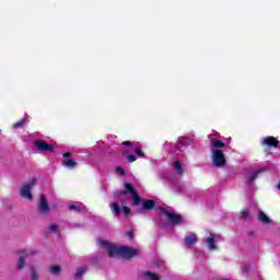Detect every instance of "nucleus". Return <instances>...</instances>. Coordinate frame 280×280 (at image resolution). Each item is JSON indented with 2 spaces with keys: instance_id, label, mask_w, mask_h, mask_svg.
Returning <instances> with one entry per match:
<instances>
[{
  "instance_id": "f257e3e1",
  "label": "nucleus",
  "mask_w": 280,
  "mask_h": 280,
  "mask_svg": "<svg viewBox=\"0 0 280 280\" xmlns=\"http://www.w3.org/2000/svg\"><path fill=\"white\" fill-rule=\"evenodd\" d=\"M124 187V190H116L113 192V195L115 196V198H117V200L122 202L121 196H128V194H130L133 207H139V205H142V209H140L138 213H145V211H152V209L156 207V201L152 199H141V197H139V192L137 191V189H135V186H132V184L125 183Z\"/></svg>"
},
{
  "instance_id": "f03ea898",
  "label": "nucleus",
  "mask_w": 280,
  "mask_h": 280,
  "mask_svg": "<svg viewBox=\"0 0 280 280\" xmlns=\"http://www.w3.org/2000/svg\"><path fill=\"white\" fill-rule=\"evenodd\" d=\"M102 246L107 250L108 257H122V259H132L139 255V249H135L128 246L117 247L107 241H102Z\"/></svg>"
},
{
  "instance_id": "7ed1b4c3",
  "label": "nucleus",
  "mask_w": 280,
  "mask_h": 280,
  "mask_svg": "<svg viewBox=\"0 0 280 280\" xmlns=\"http://www.w3.org/2000/svg\"><path fill=\"white\" fill-rule=\"evenodd\" d=\"M214 167H224L226 165V156L224 151L220 149H212L211 155Z\"/></svg>"
},
{
  "instance_id": "20e7f679",
  "label": "nucleus",
  "mask_w": 280,
  "mask_h": 280,
  "mask_svg": "<svg viewBox=\"0 0 280 280\" xmlns=\"http://www.w3.org/2000/svg\"><path fill=\"white\" fill-rule=\"evenodd\" d=\"M51 209L49 208V201L45 195H39V201L37 202V212L40 215H49Z\"/></svg>"
},
{
  "instance_id": "39448f33",
  "label": "nucleus",
  "mask_w": 280,
  "mask_h": 280,
  "mask_svg": "<svg viewBox=\"0 0 280 280\" xmlns=\"http://www.w3.org/2000/svg\"><path fill=\"white\" fill-rule=\"evenodd\" d=\"M161 212L163 215L167 217V220L171 221L172 224H183L184 222L183 215L170 212L165 208H162Z\"/></svg>"
},
{
  "instance_id": "423d86ee",
  "label": "nucleus",
  "mask_w": 280,
  "mask_h": 280,
  "mask_svg": "<svg viewBox=\"0 0 280 280\" xmlns=\"http://www.w3.org/2000/svg\"><path fill=\"white\" fill-rule=\"evenodd\" d=\"M34 145L39 152H56V148H54V144L47 143L44 140H36L34 142Z\"/></svg>"
},
{
  "instance_id": "0eeeda50",
  "label": "nucleus",
  "mask_w": 280,
  "mask_h": 280,
  "mask_svg": "<svg viewBox=\"0 0 280 280\" xmlns=\"http://www.w3.org/2000/svg\"><path fill=\"white\" fill-rule=\"evenodd\" d=\"M37 183L36 178H32L27 185L23 186L21 189L22 198H26L27 200H32V187H34Z\"/></svg>"
},
{
  "instance_id": "6e6552de",
  "label": "nucleus",
  "mask_w": 280,
  "mask_h": 280,
  "mask_svg": "<svg viewBox=\"0 0 280 280\" xmlns=\"http://www.w3.org/2000/svg\"><path fill=\"white\" fill-rule=\"evenodd\" d=\"M20 253H23L24 255L20 256L18 264H16V268H18V270H23L25 268V259H27V257H32V256L36 255V250L28 249V250H23Z\"/></svg>"
},
{
  "instance_id": "1a4fd4ad",
  "label": "nucleus",
  "mask_w": 280,
  "mask_h": 280,
  "mask_svg": "<svg viewBox=\"0 0 280 280\" xmlns=\"http://www.w3.org/2000/svg\"><path fill=\"white\" fill-rule=\"evenodd\" d=\"M262 145H267L268 148H279V140L273 136H268L262 139Z\"/></svg>"
},
{
  "instance_id": "9d476101",
  "label": "nucleus",
  "mask_w": 280,
  "mask_h": 280,
  "mask_svg": "<svg viewBox=\"0 0 280 280\" xmlns=\"http://www.w3.org/2000/svg\"><path fill=\"white\" fill-rule=\"evenodd\" d=\"M208 245L209 250H218V246L215 245V234L210 233L209 237L205 240Z\"/></svg>"
},
{
  "instance_id": "9b49d317",
  "label": "nucleus",
  "mask_w": 280,
  "mask_h": 280,
  "mask_svg": "<svg viewBox=\"0 0 280 280\" xmlns=\"http://www.w3.org/2000/svg\"><path fill=\"white\" fill-rule=\"evenodd\" d=\"M184 242L187 246H194L198 242V236L195 233H189L184 237Z\"/></svg>"
},
{
  "instance_id": "f8f14e48",
  "label": "nucleus",
  "mask_w": 280,
  "mask_h": 280,
  "mask_svg": "<svg viewBox=\"0 0 280 280\" xmlns=\"http://www.w3.org/2000/svg\"><path fill=\"white\" fill-rule=\"evenodd\" d=\"M109 208H110L112 212L114 213V215H120L121 214V207H119V203L112 202L109 205Z\"/></svg>"
},
{
  "instance_id": "ddd939ff",
  "label": "nucleus",
  "mask_w": 280,
  "mask_h": 280,
  "mask_svg": "<svg viewBox=\"0 0 280 280\" xmlns=\"http://www.w3.org/2000/svg\"><path fill=\"white\" fill-rule=\"evenodd\" d=\"M173 167L179 175H183L185 172V171H183V163H180V161H178V160L173 163Z\"/></svg>"
},
{
  "instance_id": "4468645a",
  "label": "nucleus",
  "mask_w": 280,
  "mask_h": 280,
  "mask_svg": "<svg viewBox=\"0 0 280 280\" xmlns=\"http://www.w3.org/2000/svg\"><path fill=\"white\" fill-rule=\"evenodd\" d=\"M225 143L222 140L212 139V148L215 150H220V148H225Z\"/></svg>"
},
{
  "instance_id": "2eb2a0df",
  "label": "nucleus",
  "mask_w": 280,
  "mask_h": 280,
  "mask_svg": "<svg viewBox=\"0 0 280 280\" xmlns=\"http://www.w3.org/2000/svg\"><path fill=\"white\" fill-rule=\"evenodd\" d=\"M258 220L260 222H262L264 224H270V218H268L267 214L264 211L259 212Z\"/></svg>"
},
{
  "instance_id": "dca6fc26",
  "label": "nucleus",
  "mask_w": 280,
  "mask_h": 280,
  "mask_svg": "<svg viewBox=\"0 0 280 280\" xmlns=\"http://www.w3.org/2000/svg\"><path fill=\"white\" fill-rule=\"evenodd\" d=\"M144 277H147V279H149V280H160L161 279V277H159V275H156L152 271L144 272Z\"/></svg>"
},
{
  "instance_id": "f3484780",
  "label": "nucleus",
  "mask_w": 280,
  "mask_h": 280,
  "mask_svg": "<svg viewBox=\"0 0 280 280\" xmlns=\"http://www.w3.org/2000/svg\"><path fill=\"white\" fill-rule=\"evenodd\" d=\"M75 165H78V163L73 159H68L63 162L65 167H75Z\"/></svg>"
},
{
  "instance_id": "a211bd4d",
  "label": "nucleus",
  "mask_w": 280,
  "mask_h": 280,
  "mask_svg": "<svg viewBox=\"0 0 280 280\" xmlns=\"http://www.w3.org/2000/svg\"><path fill=\"white\" fill-rule=\"evenodd\" d=\"M259 174H261V171H256V172L252 173L247 177L248 183H253L254 180H257V176H259Z\"/></svg>"
},
{
  "instance_id": "6ab92c4d",
  "label": "nucleus",
  "mask_w": 280,
  "mask_h": 280,
  "mask_svg": "<svg viewBox=\"0 0 280 280\" xmlns=\"http://www.w3.org/2000/svg\"><path fill=\"white\" fill-rule=\"evenodd\" d=\"M84 272H86V267L79 268L74 275V278L80 279L84 275Z\"/></svg>"
},
{
  "instance_id": "aec40b11",
  "label": "nucleus",
  "mask_w": 280,
  "mask_h": 280,
  "mask_svg": "<svg viewBox=\"0 0 280 280\" xmlns=\"http://www.w3.org/2000/svg\"><path fill=\"white\" fill-rule=\"evenodd\" d=\"M60 271H61V268H60L59 265H54V266L50 268L51 275H60Z\"/></svg>"
},
{
  "instance_id": "412c9836",
  "label": "nucleus",
  "mask_w": 280,
  "mask_h": 280,
  "mask_svg": "<svg viewBox=\"0 0 280 280\" xmlns=\"http://www.w3.org/2000/svg\"><path fill=\"white\" fill-rule=\"evenodd\" d=\"M25 124H27V120L21 119L20 121L14 122L13 128H23Z\"/></svg>"
},
{
  "instance_id": "4be33fe9",
  "label": "nucleus",
  "mask_w": 280,
  "mask_h": 280,
  "mask_svg": "<svg viewBox=\"0 0 280 280\" xmlns=\"http://www.w3.org/2000/svg\"><path fill=\"white\" fill-rule=\"evenodd\" d=\"M31 279L38 280V273L36 272V269H34V267L31 268Z\"/></svg>"
},
{
  "instance_id": "5701e85b",
  "label": "nucleus",
  "mask_w": 280,
  "mask_h": 280,
  "mask_svg": "<svg viewBox=\"0 0 280 280\" xmlns=\"http://www.w3.org/2000/svg\"><path fill=\"white\" fill-rule=\"evenodd\" d=\"M122 213L125 218H128V215H130V209L128 208V206H122Z\"/></svg>"
},
{
  "instance_id": "b1692460",
  "label": "nucleus",
  "mask_w": 280,
  "mask_h": 280,
  "mask_svg": "<svg viewBox=\"0 0 280 280\" xmlns=\"http://www.w3.org/2000/svg\"><path fill=\"white\" fill-rule=\"evenodd\" d=\"M127 161L129 163H135V161H137V156H135L133 154H128L127 155Z\"/></svg>"
},
{
  "instance_id": "393cba45",
  "label": "nucleus",
  "mask_w": 280,
  "mask_h": 280,
  "mask_svg": "<svg viewBox=\"0 0 280 280\" xmlns=\"http://www.w3.org/2000/svg\"><path fill=\"white\" fill-rule=\"evenodd\" d=\"M116 172H117V174H121V176L126 175V172L124 171V168L121 166H117Z\"/></svg>"
},
{
  "instance_id": "a878e982",
  "label": "nucleus",
  "mask_w": 280,
  "mask_h": 280,
  "mask_svg": "<svg viewBox=\"0 0 280 280\" xmlns=\"http://www.w3.org/2000/svg\"><path fill=\"white\" fill-rule=\"evenodd\" d=\"M68 208L70 210H74V211H82V209L80 207L75 206V205H69Z\"/></svg>"
},
{
  "instance_id": "bb28decb",
  "label": "nucleus",
  "mask_w": 280,
  "mask_h": 280,
  "mask_svg": "<svg viewBox=\"0 0 280 280\" xmlns=\"http://www.w3.org/2000/svg\"><path fill=\"white\" fill-rule=\"evenodd\" d=\"M58 225H56V224H51L50 226H49V231H51L52 233H58Z\"/></svg>"
},
{
  "instance_id": "cd10ccee",
  "label": "nucleus",
  "mask_w": 280,
  "mask_h": 280,
  "mask_svg": "<svg viewBox=\"0 0 280 280\" xmlns=\"http://www.w3.org/2000/svg\"><path fill=\"white\" fill-rule=\"evenodd\" d=\"M135 152H136L137 156H143V151L141 150V148H136Z\"/></svg>"
},
{
  "instance_id": "c85d7f7f",
  "label": "nucleus",
  "mask_w": 280,
  "mask_h": 280,
  "mask_svg": "<svg viewBox=\"0 0 280 280\" xmlns=\"http://www.w3.org/2000/svg\"><path fill=\"white\" fill-rule=\"evenodd\" d=\"M127 237H128L129 240H133V237H135V232H132L131 230L128 231V232H127Z\"/></svg>"
},
{
  "instance_id": "c756f323",
  "label": "nucleus",
  "mask_w": 280,
  "mask_h": 280,
  "mask_svg": "<svg viewBox=\"0 0 280 280\" xmlns=\"http://www.w3.org/2000/svg\"><path fill=\"white\" fill-rule=\"evenodd\" d=\"M121 145H125L127 148H132V143L130 141H122Z\"/></svg>"
},
{
  "instance_id": "7c9ffc66",
  "label": "nucleus",
  "mask_w": 280,
  "mask_h": 280,
  "mask_svg": "<svg viewBox=\"0 0 280 280\" xmlns=\"http://www.w3.org/2000/svg\"><path fill=\"white\" fill-rule=\"evenodd\" d=\"M63 159H69V156H71V153L70 152H66L62 154Z\"/></svg>"
},
{
  "instance_id": "2f4dec72",
  "label": "nucleus",
  "mask_w": 280,
  "mask_h": 280,
  "mask_svg": "<svg viewBox=\"0 0 280 280\" xmlns=\"http://www.w3.org/2000/svg\"><path fill=\"white\" fill-rule=\"evenodd\" d=\"M242 218H248V211H242Z\"/></svg>"
}]
</instances>
